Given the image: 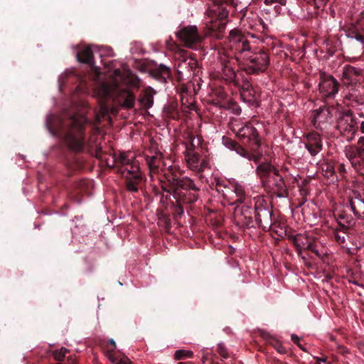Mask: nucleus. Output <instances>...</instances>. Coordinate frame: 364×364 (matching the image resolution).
I'll return each mask as SVG.
<instances>
[{"label":"nucleus","instance_id":"1","mask_svg":"<svg viewBox=\"0 0 364 364\" xmlns=\"http://www.w3.org/2000/svg\"><path fill=\"white\" fill-rule=\"evenodd\" d=\"M76 58L79 62L89 65L91 72L80 75L73 70L65 71L58 78L60 91L64 89H70V91H131V89L144 87L140 79L130 70L122 72L116 69L109 76L101 73L93 65V51L90 46L79 50Z\"/></svg>","mask_w":364,"mask_h":364},{"label":"nucleus","instance_id":"2","mask_svg":"<svg viewBox=\"0 0 364 364\" xmlns=\"http://www.w3.org/2000/svg\"><path fill=\"white\" fill-rule=\"evenodd\" d=\"M54 118L51 114L47 115L46 126L49 132L61 135L63 129H66L64 138L69 149L75 151H82L85 144L83 124L86 119L83 116H73L66 120L60 119L58 124L53 125Z\"/></svg>","mask_w":364,"mask_h":364},{"label":"nucleus","instance_id":"3","mask_svg":"<svg viewBox=\"0 0 364 364\" xmlns=\"http://www.w3.org/2000/svg\"><path fill=\"white\" fill-rule=\"evenodd\" d=\"M115 163L120 164L119 172L127 179V190L130 192H137L138 185L141 181L142 176L139 162L134 154L122 151L117 157L115 155L113 156L112 164L107 161V164L110 166H113Z\"/></svg>","mask_w":364,"mask_h":364},{"label":"nucleus","instance_id":"4","mask_svg":"<svg viewBox=\"0 0 364 364\" xmlns=\"http://www.w3.org/2000/svg\"><path fill=\"white\" fill-rule=\"evenodd\" d=\"M232 0H213L208 6L206 14L210 20L206 23L205 36L217 39L223 37L226 28V19L229 11L227 6Z\"/></svg>","mask_w":364,"mask_h":364},{"label":"nucleus","instance_id":"5","mask_svg":"<svg viewBox=\"0 0 364 364\" xmlns=\"http://www.w3.org/2000/svg\"><path fill=\"white\" fill-rule=\"evenodd\" d=\"M226 49L224 56L220 57L225 68H230L234 60L240 64L252 51L247 37L236 29L230 32Z\"/></svg>","mask_w":364,"mask_h":364},{"label":"nucleus","instance_id":"6","mask_svg":"<svg viewBox=\"0 0 364 364\" xmlns=\"http://www.w3.org/2000/svg\"><path fill=\"white\" fill-rule=\"evenodd\" d=\"M240 64L241 68L249 75L263 73L269 65V54L264 50L251 51Z\"/></svg>","mask_w":364,"mask_h":364},{"label":"nucleus","instance_id":"7","mask_svg":"<svg viewBox=\"0 0 364 364\" xmlns=\"http://www.w3.org/2000/svg\"><path fill=\"white\" fill-rule=\"evenodd\" d=\"M358 124L352 112L347 110L339 113L336 128L346 140L350 141L355 137Z\"/></svg>","mask_w":364,"mask_h":364},{"label":"nucleus","instance_id":"8","mask_svg":"<svg viewBox=\"0 0 364 364\" xmlns=\"http://www.w3.org/2000/svg\"><path fill=\"white\" fill-rule=\"evenodd\" d=\"M217 190L222 195L230 205L237 203H241L245 199V192L242 185L238 183L229 182L228 185H217Z\"/></svg>","mask_w":364,"mask_h":364},{"label":"nucleus","instance_id":"9","mask_svg":"<svg viewBox=\"0 0 364 364\" xmlns=\"http://www.w3.org/2000/svg\"><path fill=\"white\" fill-rule=\"evenodd\" d=\"M255 220L264 230H269L272 225V213L262 198H258L255 204Z\"/></svg>","mask_w":364,"mask_h":364},{"label":"nucleus","instance_id":"10","mask_svg":"<svg viewBox=\"0 0 364 364\" xmlns=\"http://www.w3.org/2000/svg\"><path fill=\"white\" fill-rule=\"evenodd\" d=\"M232 131L235 133L238 139L243 143L247 142L250 146L253 145L256 148L259 147L260 143L257 132L251 124H247L237 129L236 125H233Z\"/></svg>","mask_w":364,"mask_h":364},{"label":"nucleus","instance_id":"11","mask_svg":"<svg viewBox=\"0 0 364 364\" xmlns=\"http://www.w3.org/2000/svg\"><path fill=\"white\" fill-rule=\"evenodd\" d=\"M341 81L348 88L356 90L357 85L364 81L362 70L350 65H345L343 68Z\"/></svg>","mask_w":364,"mask_h":364},{"label":"nucleus","instance_id":"12","mask_svg":"<svg viewBox=\"0 0 364 364\" xmlns=\"http://www.w3.org/2000/svg\"><path fill=\"white\" fill-rule=\"evenodd\" d=\"M294 242L297 247L299 254H301L302 250H307L314 252L319 257L323 255V252L319 249L318 242L306 235H296L294 237Z\"/></svg>","mask_w":364,"mask_h":364},{"label":"nucleus","instance_id":"13","mask_svg":"<svg viewBox=\"0 0 364 364\" xmlns=\"http://www.w3.org/2000/svg\"><path fill=\"white\" fill-rule=\"evenodd\" d=\"M332 118L333 114L331 109L323 106L314 111L311 123L316 129H324L331 124Z\"/></svg>","mask_w":364,"mask_h":364},{"label":"nucleus","instance_id":"14","mask_svg":"<svg viewBox=\"0 0 364 364\" xmlns=\"http://www.w3.org/2000/svg\"><path fill=\"white\" fill-rule=\"evenodd\" d=\"M177 36L186 46L191 48L196 47L201 41L196 26L183 28L178 32Z\"/></svg>","mask_w":364,"mask_h":364},{"label":"nucleus","instance_id":"15","mask_svg":"<svg viewBox=\"0 0 364 364\" xmlns=\"http://www.w3.org/2000/svg\"><path fill=\"white\" fill-rule=\"evenodd\" d=\"M186 161L190 169L196 172H203L209 164L206 159H200L198 154L193 150L187 149L186 151Z\"/></svg>","mask_w":364,"mask_h":364},{"label":"nucleus","instance_id":"16","mask_svg":"<svg viewBox=\"0 0 364 364\" xmlns=\"http://www.w3.org/2000/svg\"><path fill=\"white\" fill-rule=\"evenodd\" d=\"M304 145L311 156H314L317 155L322 149V142L320 134L317 132H311L306 134L304 140Z\"/></svg>","mask_w":364,"mask_h":364},{"label":"nucleus","instance_id":"17","mask_svg":"<svg viewBox=\"0 0 364 364\" xmlns=\"http://www.w3.org/2000/svg\"><path fill=\"white\" fill-rule=\"evenodd\" d=\"M347 36L364 44V10L360 13L355 23L348 31Z\"/></svg>","mask_w":364,"mask_h":364},{"label":"nucleus","instance_id":"18","mask_svg":"<svg viewBox=\"0 0 364 364\" xmlns=\"http://www.w3.org/2000/svg\"><path fill=\"white\" fill-rule=\"evenodd\" d=\"M257 173L264 182L267 181L271 186L270 178L278 176V170L269 162H262L257 166Z\"/></svg>","mask_w":364,"mask_h":364},{"label":"nucleus","instance_id":"19","mask_svg":"<svg viewBox=\"0 0 364 364\" xmlns=\"http://www.w3.org/2000/svg\"><path fill=\"white\" fill-rule=\"evenodd\" d=\"M149 75L150 77L161 83H167L168 81L172 82L173 81L171 78L170 69L163 65H160L159 66L151 69Z\"/></svg>","mask_w":364,"mask_h":364},{"label":"nucleus","instance_id":"20","mask_svg":"<svg viewBox=\"0 0 364 364\" xmlns=\"http://www.w3.org/2000/svg\"><path fill=\"white\" fill-rule=\"evenodd\" d=\"M349 205L351 210L358 218L364 216V199L357 192H353L350 198Z\"/></svg>","mask_w":364,"mask_h":364},{"label":"nucleus","instance_id":"21","mask_svg":"<svg viewBox=\"0 0 364 364\" xmlns=\"http://www.w3.org/2000/svg\"><path fill=\"white\" fill-rule=\"evenodd\" d=\"M319 91H338L339 83L331 75L324 73L320 74Z\"/></svg>","mask_w":364,"mask_h":364},{"label":"nucleus","instance_id":"22","mask_svg":"<svg viewBox=\"0 0 364 364\" xmlns=\"http://www.w3.org/2000/svg\"><path fill=\"white\" fill-rule=\"evenodd\" d=\"M257 149V148L253 145H249L250 150L248 151L239 144L235 151L239 156L247 159L248 161H254L255 162H257L259 159V156L256 154Z\"/></svg>","mask_w":364,"mask_h":364},{"label":"nucleus","instance_id":"23","mask_svg":"<svg viewBox=\"0 0 364 364\" xmlns=\"http://www.w3.org/2000/svg\"><path fill=\"white\" fill-rule=\"evenodd\" d=\"M344 153L347 159L351 163L352 166L355 167L357 164L360 161V152L358 151V145L357 146H346Z\"/></svg>","mask_w":364,"mask_h":364},{"label":"nucleus","instance_id":"24","mask_svg":"<svg viewBox=\"0 0 364 364\" xmlns=\"http://www.w3.org/2000/svg\"><path fill=\"white\" fill-rule=\"evenodd\" d=\"M338 226L333 230V237L335 240L339 244H346L347 240L349 238L346 230L348 226L338 222Z\"/></svg>","mask_w":364,"mask_h":364},{"label":"nucleus","instance_id":"25","mask_svg":"<svg viewBox=\"0 0 364 364\" xmlns=\"http://www.w3.org/2000/svg\"><path fill=\"white\" fill-rule=\"evenodd\" d=\"M180 188L185 190H193L196 191L199 190V188L195 185L193 181L187 177L176 180V188L174 191L176 192L179 191Z\"/></svg>","mask_w":364,"mask_h":364},{"label":"nucleus","instance_id":"26","mask_svg":"<svg viewBox=\"0 0 364 364\" xmlns=\"http://www.w3.org/2000/svg\"><path fill=\"white\" fill-rule=\"evenodd\" d=\"M306 4L314 6L316 10L323 11L328 4H331L335 0H304Z\"/></svg>","mask_w":364,"mask_h":364},{"label":"nucleus","instance_id":"27","mask_svg":"<svg viewBox=\"0 0 364 364\" xmlns=\"http://www.w3.org/2000/svg\"><path fill=\"white\" fill-rule=\"evenodd\" d=\"M200 146V138H196L192 134L188 133L187 136L186 149L193 150Z\"/></svg>","mask_w":364,"mask_h":364},{"label":"nucleus","instance_id":"28","mask_svg":"<svg viewBox=\"0 0 364 364\" xmlns=\"http://www.w3.org/2000/svg\"><path fill=\"white\" fill-rule=\"evenodd\" d=\"M242 208H244V207H242ZM235 217L236 220L238 221V223H241L247 226L250 225L251 216L247 215L242 216V209L237 208L235 210Z\"/></svg>","mask_w":364,"mask_h":364},{"label":"nucleus","instance_id":"29","mask_svg":"<svg viewBox=\"0 0 364 364\" xmlns=\"http://www.w3.org/2000/svg\"><path fill=\"white\" fill-rule=\"evenodd\" d=\"M241 98L245 102L248 103L250 105L258 107L259 105V101L257 100L255 97L252 98H249V95L250 92H240Z\"/></svg>","mask_w":364,"mask_h":364},{"label":"nucleus","instance_id":"30","mask_svg":"<svg viewBox=\"0 0 364 364\" xmlns=\"http://www.w3.org/2000/svg\"><path fill=\"white\" fill-rule=\"evenodd\" d=\"M267 6H273L275 10L280 9V6L286 5L287 0H262Z\"/></svg>","mask_w":364,"mask_h":364},{"label":"nucleus","instance_id":"31","mask_svg":"<svg viewBox=\"0 0 364 364\" xmlns=\"http://www.w3.org/2000/svg\"><path fill=\"white\" fill-rule=\"evenodd\" d=\"M321 170L323 173V175L327 178H330L334 174V167L330 163H325L321 164Z\"/></svg>","mask_w":364,"mask_h":364},{"label":"nucleus","instance_id":"32","mask_svg":"<svg viewBox=\"0 0 364 364\" xmlns=\"http://www.w3.org/2000/svg\"><path fill=\"white\" fill-rule=\"evenodd\" d=\"M223 143L226 148L231 151H235L237 146L239 145V144L236 141L225 137L223 138Z\"/></svg>","mask_w":364,"mask_h":364},{"label":"nucleus","instance_id":"33","mask_svg":"<svg viewBox=\"0 0 364 364\" xmlns=\"http://www.w3.org/2000/svg\"><path fill=\"white\" fill-rule=\"evenodd\" d=\"M129 95L126 97L122 106L126 108H131L134 105V97L132 95V92H128Z\"/></svg>","mask_w":364,"mask_h":364},{"label":"nucleus","instance_id":"34","mask_svg":"<svg viewBox=\"0 0 364 364\" xmlns=\"http://www.w3.org/2000/svg\"><path fill=\"white\" fill-rule=\"evenodd\" d=\"M67 352V348L62 347L61 348L53 351V356L56 360L60 361L64 358Z\"/></svg>","mask_w":364,"mask_h":364},{"label":"nucleus","instance_id":"35","mask_svg":"<svg viewBox=\"0 0 364 364\" xmlns=\"http://www.w3.org/2000/svg\"><path fill=\"white\" fill-rule=\"evenodd\" d=\"M140 102L145 108H149L153 105L152 97L149 95H146L142 99L140 100Z\"/></svg>","mask_w":364,"mask_h":364},{"label":"nucleus","instance_id":"36","mask_svg":"<svg viewBox=\"0 0 364 364\" xmlns=\"http://www.w3.org/2000/svg\"><path fill=\"white\" fill-rule=\"evenodd\" d=\"M193 353L191 351L178 350L175 353V358L176 360H180L183 358L191 357Z\"/></svg>","mask_w":364,"mask_h":364},{"label":"nucleus","instance_id":"37","mask_svg":"<svg viewBox=\"0 0 364 364\" xmlns=\"http://www.w3.org/2000/svg\"><path fill=\"white\" fill-rule=\"evenodd\" d=\"M358 151L360 152V159L364 162V136H360L358 140Z\"/></svg>","mask_w":364,"mask_h":364},{"label":"nucleus","instance_id":"38","mask_svg":"<svg viewBox=\"0 0 364 364\" xmlns=\"http://www.w3.org/2000/svg\"><path fill=\"white\" fill-rule=\"evenodd\" d=\"M109 360L112 363H113L114 364H132L130 360L127 357H124V358H121L110 357Z\"/></svg>","mask_w":364,"mask_h":364},{"label":"nucleus","instance_id":"39","mask_svg":"<svg viewBox=\"0 0 364 364\" xmlns=\"http://www.w3.org/2000/svg\"><path fill=\"white\" fill-rule=\"evenodd\" d=\"M274 182L272 185H274L277 191H282L284 188V183L283 179L278 175L277 177H272Z\"/></svg>","mask_w":364,"mask_h":364},{"label":"nucleus","instance_id":"40","mask_svg":"<svg viewBox=\"0 0 364 364\" xmlns=\"http://www.w3.org/2000/svg\"><path fill=\"white\" fill-rule=\"evenodd\" d=\"M218 352L223 358H228L229 357L226 348L223 343H218Z\"/></svg>","mask_w":364,"mask_h":364},{"label":"nucleus","instance_id":"41","mask_svg":"<svg viewBox=\"0 0 364 364\" xmlns=\"http://www.w3.org/2000/svg\"><path fill=\"white\" fill-rule=\"evenodd\" d=\"M156 159V156L148 157L146 159V162L151 168L157 167V165L155 164Z\"/></svg>","mask_w":364,"mask_h":364},{"label":"nucleus","instance_id":"42","mask_svg":"<svg viewBox=\"0 0 364 364\" xmlns=\"http://www.w3.org/2000/svg\"><path fill=\"white\" fill-rule=\"evenodd\" d=\"M102 53L105 55H107L108 56H112L113 50L110 48H102Z\"/></svg>","mask_w":364,"mask_h":364},{"label":"nucleus","instance_id":"43","mask_svg":"<svg viewBox=\"0 0 364 364\" xmlns=\"http://www.w3.org/2000/svg\"><path fill=\"white\" fill-rule=\"evenodd\" d=\"M291 341H292L294 343H296V344H297L299 346H300V344H299V340H300V339H299V338L296 335H295V334H291Z\"/></svg>","mask_w":364,"mask_h":364},{"label":"nucleus","instance_id":"44","mask_svg":"<svg viewBox=\"0 0 364 364\" xmlns=\"http://www.w3.org/2000/svg\"><path fill=\"white\" fill-rule=\"evenodd\" d=\"M358 116L360 117H363L364 118V114L363 113L360 112V113H358ZM360 128L361 132L364 134V120H363L360 122Z\"/></svg>","mask_w":364,"mask_h":364},{"label":"nucleus","instance_id":"45","mask_svg":"<svg viewBox=\"0 0 364 364\" xmlns=\"http://www.w3.org/2000/svg\"><path fill=\"white\" fill-rule=\"evenodd\" d=\"M316 359L318 362L326 363L327 361V358L326 356H322L321 358L316 357Z\"/></svg>","mask_w":364,"mask_h":364},{"label":"nucleus","instance_id":"46","mask_svg":"<svg viewBox=\"0 0 364 364\" xmlns=\"http://www.w3.org/2000/svg\"><path fill=\"white\" fill-rule=\"evenodd\" d=\"M278 352L279 353H285V349L284 347H282L280 346L278 349H277Z\"/></svg>","mask_w":364,"mask_h":364},{"label":"nucleus","instance_id":"47","mask_svg":"<svg viewBox=\"0 0 364 364\" xmlns=\"http://www.w3.org/2000/svg\"><path fill=\"white\" fill-rule=\"evenodd\" d=\"M65 364H75V361L73 358H70L68 360L67 363Z\"/></svg>","mask_w":364,"mask_h":364},{"label":"nucleus","instance_id":"48","mask_svg":"<svg viewBox=\"0 0 364 364\" xmlns=\"http://www.w3.org/2000/svg\"><path fill=\"white\" fill-rule=\"evenodd\" d=\"M142 91H150V92H152V91H155V90L151 88V87H148L146 88H144Z\"/></svg>","mask_w":364,"mask_h":364},{"label":"nucleus","instance_id":"49","mask_svg":"<svg viewBox=\"0 0 364 364\" xmlns=\"http://www.w3.org/2000/svg\"><path fill=\"white\" fill-rule=\"evenodd\" d=\"M197 199H198V197L196 195H193V198H191L190 200V202H194V201L197 200Z\"/></svg>","mask_w":364,"mask_h":364},{"label":"nucleus","instance_id":"50","mask_svg":"<svg viewBox=\"0 0 364 364\" xmlns=\"http://www.w3.org/2000/svg\"><path fill=\"white\" fill-rule=\"evenodd\" d=\"M282 170L286 172L289 171V168L286 166H282Z\"/></svg>","mask_w":364,"mask_h":364},{"label":"nucleus","instance_id":"51","mask_svg":"<svg viewBox=\"0 0 364 364\" xmlns=\"http://www.w3.org/2000/svg\"><path fill=\"white\" fill-rule=\"evenodd\" d=\"M109 343L113 345L114 347L116 346V343L113 339L109 340Z\"/></svg>","mask_w":364,"mask_h":364},{"label":"nucleus","instance_id":"52","mask_svg":"<svg viewBox=\"0 0 364 364\" xmlns=\"http://www.w3.org/2000/svg\"><path fill=\"white\" fill-rule=\"evenodd\" d=\"M102 112H103V114H105L107 112V109L105 107H102Z\"/></svg>","mask_w":364,"mask_h":364},{"label":"nucleus","instance_id":"53","mask_svg":"<svg viewBox=\"0 0 364 364\" xmlns=\"http://www.w3.org/2000/svg\"><path fill=\"white\" fill-rule=\"evenodd\" d=\"M196 62H194L193 60H191L190 62L188 63V65H191L192 64H195Z\"/></svg>","mask_w":364,"mask_h":364},{"label":"nucleus","instance_id":"54","mask_svg":"<svg viewBox=\"0 0 364 364\" xmlns=\"http://www.w3.org/2000/svg\"><path fill=\"white\" fill-rule=\"evenodd\" d=\"M181 100L182 101V103L184 104V102H183L184 97L182 95H181Z\"/></svg>","mask_w":364,"mask_h":364},{"label":"nucleus","instance_id":"55","mask_svg":"<svg viewBox=\"0 0 364 364\" xmlns=\"http://www.w3.org/2000/svg\"><path fill=\"white\" fill-rule=\"evenodd\" d=\"M335 92H331V95H328V97H334V95H335Z\"/></svg>","mask_w":364,"mask_h":364},{"label":"nucleus","instance_id":"56","mask_svg":"<svg viewBox=\"0 0 364 364\" xmlns=\"http://www.w3.org/2000/svg\"><path fill=\"white\" fill-rule=\"evenodd\" d=\"M180 91H182V92L187 91V89L183 87V88H181V90Z\"/></svg>","mask_w":364,"mask_h":364},{"label":"nucleus","instance_id":"57","mask_svg":"<svg viewBox=\"0 0 364 364\" xmlns=\"http://www.w3.org/2000/svg\"><path fill=\"white\" fill-rule=\"evenodd\" d=\"M193 86H195V84H193ZM193 91H194V92H196V91H197V90H196V87H193Z\"/></svg>","mask_w":364,"mask_h":364},{"label":"nucleus","instance_id":"58","mask_svg":"<svg viewBox=\"0 0 364 364\" xmlns=\"http://www.w3.org/2000/svg\"><path fill=\"white\" fill-rule=\"evenodd\" d=\"M198 90H200V89H201V87H200V85H199V83H198Z\"/></svg>","mask_w":364,"mask_h":364},{"label":"nucleus","instance_id":"59","mask_svg":"<svg viewBox=\"0 0 364 364\" xmlns=\"http://www.w3.org/2000/svg\"><path fill=\"white\" fill-rule=\"evenodd\" d=\"M178 364H185V363H179Z\"/></svg>","mask_w":364,"mask_h":364}]
</instances>
